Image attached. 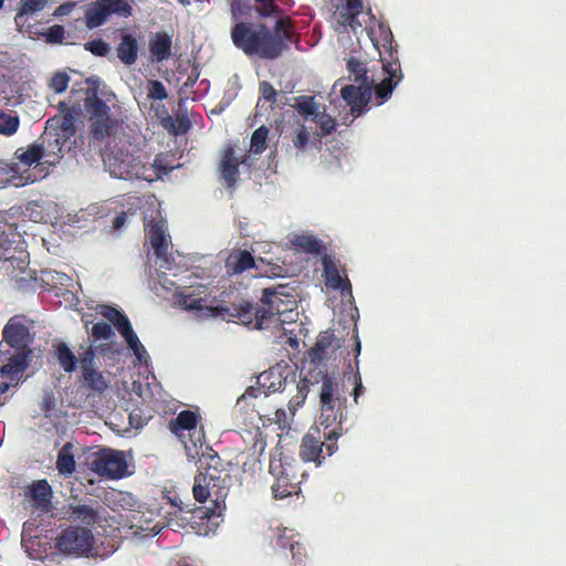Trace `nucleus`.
<instances>
[{
  "label": "nucleus",
  "instance_id": "obj_10",
  "mask_svg": "<svg viewBox=\"0 0 566 566\" xmlns=\"http://www.w3.org/2000/svg\"><path fill=\"white\" fill-rule=\"evenodd\" d=\"M95 546V538L88 527L69 525L54 538V548L64 556H88Z\"/></svg>",
  "mask_w": 566,
  "mask_h": 566
},
{
  "label": "nucleus",
  "instance_id": "obj_56",
  "mask_svg": "<svg viewBox=\"0 0 566 566\" xmlns=\"http://www.w3.org/2000/svg\"><path fill=\"white\" fill-rule=\"evenodd\" d=\"M65 30L60 24H54L48 29L45 32V39L49 43H62L64 39Z\"/></svg>",
  "mask_w": 566,
  "mask_h": 566
},
{
  "label": "nucleus",
  "instance_id": "obj_35",
  "mask_svg": "<svg viewBox=\"0 0 566 566\" xmlns=\"http://www.w3.org/2000/svg\"><path fill=\"white\" fill-rule=\"evenodd\" d=\"M73 446L65 443L57 453L56 469L61 474L71 475L75 471V459L72 453Z\"/></svg>",
  "mask_w": 566,
  "mask_h": 566
},
{
  "label": "nucleus",
  "instance_id": "obj_30",
  "mask_svg": "<svg viewBox=\"0 0 566 566\" xmlns=\"http://www.w3.org/2000/svg\"><path fill=\"white\" fill-rule=\"evenodd\" d=\"M258 385L264 389V396L271 392L284 391L289 385L287 377H283L280 368L272 367L258 377Z\"/></svg>",
  "mask_w": 566,
  "mask_h": 566
},
{
  "label": "nucleus",
  "instance_id": "obj_55",
  "mask_svg": "<svg viewBox=\"0 0 566 566\" xmlns=\"http://www.w3.org/2000/svg\"><path fill=\"white\" fill-rule=\"evenodd\" d=\"M70 77L66 73H56L51 78L50 86L55 93H63L69 85Z\"/></svg>",
  "mask_w": 566,
  "mask_h": 566
},
{
  "label": "nucleus",
  "instance_id": "obj_32",
  "mask_svg": "<svg viewBox=\"0 0 566 566\" xmlns=\"http://www.w3.org/2000/svg\"><path fill=\"white\" fill-rule=\"evenodd\" d=\"M113 323L117 329L120 332L123 337L125 338L128 347L134 352V355L138 360L143 359V355L146 353L144 346L139 342L138 336L134 332L130 321H109Z\"/></svg>",
  "mask_w": 566,
  "mask_h": 566
},
{
  "label": "nucleus",
  "instance_id": "obj_49",
  "mask_svg": "<svg viewBox=\"0 0 566 566\" xmlns=\"http://www.w3.org/2000/svg\"><path fill=\"white\" fill-rule=\"evenodd\" d=\"M311 134L304 124H298L292 136V144L297 150L304 149L310 144Z\"/></svg>",
  "mask_w": 566,
  "mask_h": 566
},
{
  "label": "nucleus",
  "instance_id": "obj_14",
  "mask_svg": "<svg viewBox=\"0 0 566 566\" xmlns=\"http://www.w3.org/2000/svg\"><path fill=\"white\" fill-rule=\"evenodd\" d=\"M128 18L133 14L132 0H96L85 11L86 28L103 25L111 15Z\"/></svg>",
  "mask_w": 566,
  "mask_h": 566
},
{
  "label": "nucleus",
  "instance_id": "obj_12",
  "mask_svg": "<svg viewBox=\"0 0 566 566\" xmlns=\"http://www.w3.org/2000/svg\"><path fill=\"white\" fill-rule=\"evenodd\" d=\"M35 281L41 282L40 286L44 293L43 301L52 302L57 306L64 305L65 308L78 303L75 294L66 287L71 281L69 275L56 271H42Z\"/></svg>",
  "mask_w": 566,
  "mask_h": 566
},
{
  "label": "nucleus",
  "instance_id": "obj_29",
  "mask_svg": "<svg viewBox=\"0 0 566 566\" xmlns=\"http://www.w3.org/2000/svg\"><path fill=\"white\" fill-rule=\"evenodd\" d=\"M226 271L229 275L241 274L255 266L251 252L247 250H233L226 260Z\"/></svg>",
  "mask_w": 566,
  "mask_h": 566
},
{
  "label": "nucleus",
  "instance_id": "obj_23",
  "mask_svg": "<svg viewBox=\"0 0 566 566\" xmlns=\"http://www.w3.org/2000/svg\"><path fill=\"white\" fill-rule=\"evenodd\" d=\"M38 142L40 146H43L44 164L48 166H55L63 157V153L69 140L62 138L55 133H52L49 130V127H46Z\"/></svg>",
  "mask_w": 566,
  "mask_h": 566
},
{
  "label": "nucleus",
  "instance_id": "obj_26",
  "mask_svg": "<svg viewBox=\"0 0 566 566\" xmlns=\"http://www.w3.org/2000/svg\"><path fill=\"white\" fill-rule=\"evenodd\" d=\"M145 233L158 259L167 260L168 241L163 220H150L145 223Z\"/></svg>",
  "mask_w": 566,
  "mask_h": 566
},
{
  "label": "nucleus",
  "instance_id": "obj_50",
  "mask_svg": "<svg viewBox=\"0 0 566 566\" xmlns=\"http://www.w3.org/2000/svg\"><path fill=\"white\" fill-rule=\"evenodd\" d=\"M295 539V534L293 530L283 528L276 530L275 537L272 541V544L276 548L287 549L290 548V544H292Z\"/></svg>",
  "mask_w": 566,
  "mask_h": 566
},
{
  "label": "nucleus",
  "instance_id": "obj_27",
  "mask_svg": "<svg viewBox=\"0 0 566 566\" xmlns=\"http://www.w3.org/2000/svg\"><path fill=\"white\" fill-rule=\"evenodd\" d=\"M172 35L166 31L150 34L148 50L153 62L161 63L171 56Z\"/></svg>",
  "mask_w": 566,
  "mask_h": 566
},
{
  "label": "nucleus",
  "instance_id": "obj_62",
  "mask_svg": "<svg viewBox=\"0 0 566 566\" xmlns=\"http://www.w3.org/2000/svg\"><path fill=\"white\" fill-rule=\"evenodd\" d=\"M346 306H348V313L346 314L345 318H350V319L359 318L358 308L356 306H354L352 302H349L348 304H343V307H346ZM344 311H345V308H342V313Z\"/></svg>",
  "mask_w": 566,
  "mask_h": 566
},
{
  "label": "nucleus",
  "instance_id": "obj_53",
  "mask_svg": "<svg viewBox=\"0 0 566 566\" xmlns=\"http://www.w3.org/2000/svg\"><path fill=\"white\" fill-rule=\"evenodd\" d=\"M19 128V119L17 116L0 115V134L10 136Z\"/></svg>",
  "mask_w": 566,
  "mask_h": 566
},
{
  "label": "nucleus",
  "instance_id": "obj_38",
  "mask_svg": "<svg viewBox=\"0 0 566 566\" xmlns=\"http://www.w3.org/2000/svg\"><path fill=\"white\" fill-rule=\"evenodd\" d=\"M293 107L305 119H313V117H315L316 114H318L321 105L315 101L314 96L301 95L295 98V104L293 105Z\"/></svg>",
  "mask_w": 566,
  "mask_h": 566
},
{
  "label": "nucleus",
  "instance_id": "obj_11",
  "mask_svg": "<svg viewBox=\"0 0 566 566\" xmlns=\"http://www.w3.org/2000/svg\"><path fill=\"white\" fill-rule=\"evenodd\" d=\"M200 421L201 416L199 412L187 409L180 411L168 422V429L179 438L188 452L191 449L201 448L206 441V434Z\"/></svg>",
  "mask_w": 566,
  "mask_h": 566
},
{
  "label": "nucleus",
  "instance_id": "obj_57",
  "mask_svg": "<svg viewBox=\"0 0 566 566\" xmlns=\"http://www.w3.org/2000/svg\"><path fill=\"white\" fill-rule=\"evenodd\" d=\"M260 93L268 102L274 103L276 101L277 92L273 85L266 81L260 83Z\"/></svg>",
  "mask_w": 566,
  "mask_h": 566
},
{
  "label": "nucleus",
  "instance_id": "obj_52",
  "mask_svg": "<svg viewBox=\"0 0 566 566\" xmlns=\"http://www.w3.org/2000/svg\"><path fill=\"white\" fill-rule=\"evenodd\" d=\"M84 49L91 52L93 55L99 57L106 56L111 51L109 44L102 39H95L86 42L84 44Z\"/></svg>",
  "mask_w": 566,
  "mask_h": 566
},
{
  "label": "nucleus",
  "instance_id": "obj_41",
  "mask_svg": "<svg viewBox=\"0 0 566 566\" xmlns=\"http://www.w3.org/2000/svg\"><path fill=\"white\" fill-rule=\"evenodd\" d=\"M82 377L85 384L94 391L103 392L108 387L107 380L96 368L82 371Z\"/></svg>",
  "mask_w": 566,
  "mask_h": 566
},
{
  "label": "nucleus",
  "instance_id": "obj_48",
  "mask_svg": "<svg viewBox=\"0 0 566 566\" xmlns=\"http://www.w3.org/2000/svg\"><path fill=\"white\" fill-rule=\"evenodd\" d=\"M48 0H20L19 2V11L15 15V21L18 22L25 14L34 13L41 11L46 6Z\"/></svg>",
  "mask_w": 566,
  "mask_h": 566
},
{
  "label": "nucleus",
  "instance_id": "obj_31",
  "mask_svg": "<svg viewBox=\"0 0 566 566\" xmlns=\"http://www.w3.org/2000/svg\"><path fill=\"white\" fill-rule=\"evenodd\" d=\"M70 520L81 522L87 526H93L99 518L96 506L88 504H69L66 512Z\"/></svg>",
  "mask_w": 566,
  "mask_h": 566
},
{
  "label": "nucleus",
  "instance_id": "obj_64",
  "mask_svg": "<svg viewBox=\"0 0 566 566\" xmlns=\"http://www.w3.org/2000/svg\"><path fill=\"white\" fill-rule=\"evenodd\" d=\"M261 387H249L245 392L242 395L241 399H245L247 397H254L256 398L259 394L261 392Z\"/></svg>",
  "mask_w": 566,
  "mask_h": 566
},
{
  "label": "nucleus",
  "instance_id": "obj_45",
  "mask_svg": "<svg viewBox=\"0 0 566 566\" xmlns=\"http://www.w3.org/2000/svg\"><path fill=\"white\" fill-rule=\"evenodd\" d=\"M268 135L269 129L265 126L256 128L251 137L250 151L255 155L262 154L268 147Z\"/></svg>",
  "mask_w": 566,
  "mask_h": 566
},
{
  "label": "nucleus",
  "instance_id": "obj_28",
  "mask_svg": "<svg viewBox=\"0 0 566 566\" xmlns=\"http://www.w3.org/2000/svg\"><path fill=\"white\" fill-rule=\"evenodd\" d=\"M139 43L138 39L133 33L122 32L119 35V43L116 46V54L118 60L130 66L136 63L138 59Z\"/></svg>",
  "mask_w": 566,
  "mask_h": 566
},
{
  "label": "nucleus",
  "instance_id": "obj_13",
  "mask_svg": "<svg viewBox=\"0 0 566 566\" xmlns=\"http://www.w3.org/2000/svg\"><path fill=\"white\" fill-rule=\"evenodd\" d=\"M112 176L120 179H149L147 167L142 163L138 156L133 155L128 150L118 149L112 151L106 159Z\"/></svg>",
  "mask_w": 566,
  "mask_h": 566
},
{
  "label": "nucleus",
  "instance_id": "obj_22",
  "mask_svg": "<svg viewBox=\"0 0 566 566\" xmlns=\"http://www.w3.org/2000/svg\"><path fill=\"white\" fill-rule=\"evenodd\" d=\"M10 239L4 241L3 248L8 256H0V261L10 262L13 268L24 269L29 263V253L27 243L18 230V224L13 227V231H9Z\"/></svg>",
  "mask_w": 566,
  "mask_h": 566
},
{
  "label": "nucleus",
  "instance_id": "obj_47",
  "mask_svg": "<svg viewBox=\"0 0 566 566\" xmlns=\"http://www.w3.org/2000/svg\"><path fill=\"white\" fill-rule=\"evenodd\" d=\"M313 122H315L321 133L319 137L331 135L336 129V120L329 114L325 112H318L315 117H313Z\"/></svg>",
  "mask_w": 566,
  "mask_h": 566
},
{
  "label": "nucleus",
  "instance_id": "obj_34",
  "mask_svg": "<svg viewBox=\"0 0 566 566\" xmlns=\"http://www.w3.org/2000/svg\"><path fill=\"white\" fill-rule=\"evenodd\" d=\"M361 0H345V2L337 7L335 12L336 21L342 27L343 24H350L355 15L363 12Z\"/></svg>",
  "mask_w": 566,
  "mask_h": 566
},
{
  "label": "nucleus",
  "instance_id": "obj_16",
  "mask_svg": "<svg viewBox=\"0 0 566 566\" xmlns=\"http://www.w3.org/2000/svg\"><path fill=\"white\" fill-rule=\"evenodd\" d=\"M322 373L313 374L312 371L304 375L303 378L297 382L296 385V395L293 396L289 401V411L290 415H287L285 409H277L275 411V422L279 424L280 428H285L290 426V419L293 418L296 409L301 407L310 391V386L318 385L319 382L323 384V378L321 377ZM324 377L326 375L323 374Z\"/></svg>",
  "mask_w": 566,
  "mask_h": 566
},
{
  "label": "nucleus",
  "instance_id": "obj_6",
  "mask_svg": "<svg viewBox=\"0 0 566 566\" xmlns=\"http://www.w3.org/2000/svg\"><path fill=\"white\" fill-rule=\"evenodd\" d=\"M379 36L375 35L373 30L369 31L370 40L378 51L382 70L387 74L379 84L375 86L376 98L379 104L386 102L392 94L394 88L402 78L398 51L394 46V36L389 27L385 24L378 25Z\"/></svg>",
  "mask_w": 566,
  "mask_h": 566
},
{
  "label": "nucleus",
  "instance_id": "obj_63",
  "mask_svg": "<svg viewBox=\"0 0 566 566\" xmlns=\"http://www.w3.org/2000/svg\"><path fill=\"white\" fill-rule=\"evenodd\" d=\"M73 8V4L71 3H64V4H61L56 8L55 12H54V15H65V14H69L71 12Z\"/></svg>",
  "mask_w": 566,
  "mask_h": 566
},
{
  "label": "nucleus",
  "instance_id": "obj_36",
  "mask_svg": "<svg viewBox=\"0 0 566 566\" xmlns=\"http://www.w3.org/2000/svg\"><path fill=\"white\" fill-rule=\"evenodd\" d=\"M54 354L59 365L65 373H72L76 369L77 357L65 343L55 345Z\"/></svg>",
  "mask_w": 566,
  "mask_h": 566
},
{
  "label": "nucleus",
  "instance_id": "obj_15",
  "mask_svg": "<svg viewBox=\"0 0 566 566\" xmlns=\"http://www.w3.org/2000/svg\"><path fill=\"white\" fill-rule=\"evenodd\" d=\"M91 469L99 476L119 479L126 473L127 462L122 452L103 449L94 453Z\"/></svg>",
  "mask_w": 566,
  "mask_h": 566
},
{
  "label": "nucleus",
  "instance_id": "obj_17",
  "mask_svg": "<svg viewBox=\"0 0 566 566\" xmlns=\"http://www.w3.org/2000/svg\"><path fill=\"white\" fill-rule=\"evenodd\" d=\"M270 473L275 479L272 484V492L275 499H285L298 492V482L293 474L291 464H284L281 459H272L270 461Z\"/></svg>",
  "mask_w": 566,
  "mask_h": 566
},
{
  "label": "nucleus",
  "instance_id": "obj_9",
  "mask_svg": "<svg viewBox=\"0 0 566 566\" xmlns=\"http://www.w3.org/2000/svg\"><path fill=\"white\" fill-rule=\"evenodd\" d=\"M340 347V339L336 337L335 332L327 329L321 332L317 336L315 345L306 352L305 364L301 369V378L307 373L312 371L314 375L322 373L327 378L336 382L333 377L327 375L325 369L327 361L336 359V353ZM339 385V382L337 381Z\"/></svg>",
  "mask_w": 566,
  "mask_h": 566
},
{
  "label": "nucleus",
  "instance_id": "obj_25",
  "mask_svg": "<svg viewBox=\"0 0 566 566\" xmlns=\"http://www.w3.org/2000/svg\"><path fill=\"white\" fill-rule=\"evenodd\" d=\"M24 496L33 502L36 510L48 512L51 507L53 491L45 479L36 480L24 488Z\"/></svg>",
  "mask_w": 566,
  "mask_h": 566
},
{
  "label": "nucleus",
  "instance_id": "obj_2",
  "mask_svg": "<svg viewBox=\"0 0 566 566\" xmlns=\"http://www.w3.org/2000/svg\"><path fill=\"white\" fill-rule=\"evenodd\" d=\"M230 15L234 22L230 35L233 45L248 56L275 60L282 55L283 40L280 33L289 27V20L274 22L272 29L264 23L249 21L252 17V0H230Z\"/></svg>",
  "mask_w": 566,
  "mask_h": 566
},
{
  "label": "nucleus",
  "instance_id": "obj_43",
  "mask_svg": "<svg viewBox=\"0 0 566 566\" xmlns=\"http://www.w3.org/2000/svg\"><path fill=\"white\" fill-rule=\"evenodd\" d=\"M12 214L9 211H0V256H8L6 249L3 248L4 241L9 240V231H13L15 226L14 221H11Z\"/></svg>",
  "mask_w": 566,
  "mask_h": 566
},
{
  "label": "nucleus",
  "instance_id": "obj_20",
  "mask_svg": "<svg viewBox=\"0 0 566 566\" xmlns=\"http://www.w3.org/2000/svg\"><path fill=\"white\" fill-rule=\"evenodd\" d=\"M245 163V155H237L235 146L228 144L221 154L218 171L228 188H232L239 179V167Z\"/></svg>",
  "mask_w": 566,
  "mask_h": 566
},
{
  "label": "nucleus",
  "instance_id": "obj_8",
  "mask_svg": "<svg viewBox=\"0 0 566 566\" xmlns=\"http://www.w3.org/2000/svg\"><path fill=\"white\" fill-rule=\"evenodd\" d=\"M83 101L91 139L102 142L114 135L118 120L111 116L109 106L97 96V86L94 83L84 91Z\"/></svg>",
  "mask_w": 566,
  "mask_h": 566
},
{
  "label": "nucleus",
  "instance_id": "obj_59",
  "mask_svg": "<svg viewBox=\"0 0 566 566\" xmlns=\"http://www.w3.org/2000/svg\"><path fill=\"white\" fill-rule=\"evenodd\" d=\"M354 379H355V387H354V390H353V397H354V401L357 403L358 402V398L364 394L365 388H364V386L361 384V378H360L359 375H355Z\"/></svg>",
  "mask_w": 566,
  "mask_h": 566
},
{
  "label": "nucleus",
  "instance_id": "obj_18",
  "mask_svg": "<svg viewBox=\"0 0 566 566\" xmlns=\"http://www.w3.org/2000/svg\"><path fill=\"white\" fill-rule=\"evenodd\" d=\"M78 92L72 91L69 103L71 107H67L65 102H61L59 104V108L62 113L61 117H53L46 122V127L49 129L53 128V123H56L54 127V133L61 136L62 138L70 139L76 133L75 122L76 116L81 112V105L77 104L76 95Z\"/></svg>",
  "mask_w": 566,
  "mask_h": 566
},
{
  "label": "nucleus",
  "instance_id": "obj_37",
  "mask_svg": "<svg viewBox=\"0 0 566 566\" xmlns=\"http://www.w3.org/2000/svg\"><path fill=\"white\" fill-rule=\"evenodd\" d=\"M91 313H84L83 308H76L78 314L82 315V318H85L86 316H101L102 318L108 319V318H128L120 310H118L115 306L107 305V304H95L91 305L88 307Z\"/></svg>",
  "mask_w": 566,
  "mask_h": 566
},
{
  "label": "nucleus",
  "instance_id": "obj_19",
  "mask_svg": "<svg viewBox=\"0 0 566 566\" xmlns=\"http://www.w3.org/2000/svg\"><path fill=\"white\" fill-rule=\"evenodd\" d=\"M277 0H253V10L258 14L259 18H274L275 21L287 19L289 27L281 31V39L283 40L282 53L290 48V42L292 41L294 33V22L293 20L284 13V10L276 3Z\"/></svg>",
  "mask_w": 566,
  "mask_h": 566
},
{
  "label": "nucleus",
  "instance_id": "obj_1",
  "mask_svg": "<svg viewBox=\"0 0 566 566\" xmlns=\"http://www.w3.org/2000/svg\"><path fill=\"white\" fill-rule=\"evenodd\" d=\"M319 387L321 416L318 426L312 428L302 439L300 457L304 462H314L319 467L326 457L337 450V440L344 433L343 421L346 419V397L340 392V385L324 377Z\"/></svg>",
  "mask_w": 566,
  "mask_h": 566
},
{
  "label": "nucleus",
  "instance_id": "obj_24",
  "mask_svg": "<svg viewBox=\"0 0 566 566\" xmlns=\"http://www.w3.org/2000/svg\"><path fill=\"white\" fill-rule=\"evenodd\" d=\"M340 95L343 99L350 106V113L357 117L361 115L371 96V85H345Z\"/></svg>",
  "mask_w": 566,
  "mask_h": 566
},
{
  "label": "nucleus",
  "instance_id": "obj_61",
  "mask_svg": "<svg viewBox=\"0 0 566 566\" xmlns=\"http://www.w3.org/2000/svg\"><path fill=\"white\" fill-rule=\"evenodd\" d=\"M242 324H244L249 329H256L261 331L265 327H268V323L271 321H240Z\"/></svg>",
  "mask_w": 566,
  "mask_h": 566
},
{
  "label": "nucleus",
  "instance_id": "obj_7",
  "mask_svg": "<svg viewBox=\"0 0 566 566\" xmlns=\"http://www.w3.org/2000/svg\"><path fill=\"white\" fill-rule=\"evenodd\" d=\"M43 146H40L38 140L30 144L27 149L19 148L14 153L18 161L1 160L0 171L14 181L15 186L33 184L48 174L43 168Z\"/></svg>",
  "mask_w": 566,
  "mask_h": 566
},
{
  "label": "nucleus",
  "instance_id": "obj_44",
  "mask_svg": "<svg viewBox=\"0 0 566 566\" xmlns=\"http://www.w3.org/2000/svg\"><path fill=\"white\" fill-rule=\"evenodd\" d=\"M109 347V345H99L94 346L90 345L82 354H80V357L77 358V361L81 365L82 371L95 368V358L97 352H106V349Z\"/></svg>",
  "mask_w": 566,
  "mask_h": 566
},
{
  "label": "nucleus",
  "instance_id": "obj_60",
  "mask_svg": "<svg viewBox=\"0 0 566 566\" xmlns=\"http://www.w3.org/2000/svg\"><path fill=\"white\" fill-rule=\"evenodd\" d=\"M127 218H128V212H125V211H124V212H122V213L117 214V216L113 219V221H112V228H113L114 230H116V231H117V230H120V229L125 226V223H126V221H127Z\"/></svg>",
  "mask_w": 566,
  "mask_h": 566
},
{
  "label": "nucleus",
  "instance_id": "obj_51",
  "mask_svg": "<svg viewBox=\"0 0 566 566\" xmlns=\"http://www.w3.org/2000/svg\"><path fill=\"white\" fill-rule=\"evenodd\" d=\"M147 97L149 99L163 101L168 97L165 85L158 80H149L147 82Z\"/></svg>",
  "mask_w": 566,
  "mask_h": 566
},
{
  "label": "nucleus",
  "instance_id": "obj_4",
  "mask_svg": "<svg viewBox=\"0 0 566 566\" xmlns=\"http://www.w3.org/2000/svg\"><path fill=\"white\" fill-rule=\"evenodd\" d=\"M33 338L30 331L20 322H11L4 326L2 332V342H0V353L2 366L0 374L2 377L19 378L29 367L32 359V349L30 344Z\"/></svg>",
  "mask_w": 566,
  "mask_h": 566
},
{
  "label": "nucleus",
  "instance_id": "obj_33",
  "mask_svg": "<svg viewBox=\"0 0 566 566\" xmlns=\"http://www.w3.org/2000/svg\"><path fill=\"white\" fill-rule=\"evenodd\" d=\"M296 250L304 253L318 255L326 249L322 240L312 234H298L291 240Z\"/></svg>",
  "mask_w": 566,
  "mask_h": 566
},
{
  "label": "nucleus",
  "instance_id": "obj_42",
  "mask_svg": "<svg viewBox=\"0 0 566 566\" xmlns=\"http://www.w3.org/2000/svg\"><path fill=\"white\" fill-rule=\"evenodd\" d=\"M206 302L205 298H196L190 294H184L179 293L177 294V303L180 307L188 310V311H202L207 310V312L213 316L217 317L218 315H213L210 311V306H205L203 303Z\"/></svg>",
  "mask_w": 566,
  "mask_h": 566
},
{
  "label": "nucleus",
  "instance_id": "obj_5",
  "mask_svg": "<svg viewBox=\"0 0 566 566\" xmlns=\"http://www.w3.org/2000/svg\"><path fill=\"white\" fill-rule=\"evenodd\" d=\"M220 458L216 454L210 457L205 471H200L193 481L192 495L199 503L211 500L213 506L209 509L211 515L220 516L226 510V499L229 494L231 475L218 470Z\"/></svg>",
  "mask_w": 566,
  "mask_h": 566
},
{
  "label": "nucleus",
  "instance_id": "obj_39",
  "mask_svg": "<svg viewBox=\"0 0 566 566\" xmlns=\"http://www.w3.org/2000/svg\"><path fill=\"white\" fill-rule=\"evenodd\" d=\"M346 67L349 73L350 80H353L356 83H359V85H370L367 75L368 70L364 62L352 56L347 60Z\"/></svg>",
  "mask_w": 566,
  "mask_h": 566
},
{
  "label": "nucleus",
  "instance_id": "obj_46",
  "mask_svg": "<svg viewBox=\"0 0 566 566\" xmlns=\"http://www.w3.org/2000/svg\"><path fill=\"white\" fill-rule=\"evenodd\" d=\"M164 126L174 135L186 134L190 129V120L186 116H178L172 119L171 116H167L163 120Z\"/></svg>",
  "mask_w": 566,
  "mask_h": 566
},
{
  "label": "nucleus",
  "instance_id": "obj_40",
  "mask_svg": "<svg viewBox=\"0 0 566 566\" xmlns=\"http://www.w3.org/2000/svg\"><path fill=\"white\" fill-rule=\"evenodd\" d=\"M275 342L289 352L290 358L300 354V340L297 335L292 331L282 327L281 334L276 337Z\"/></svg>",
  "mask_w": 566,
  "mask_h": 566
},
{
  "label": "nucleus",
  "instance_id": "obj_3",
  "mask_svg": "<svg viewBox=\"0 0 566 566\" xmlns=\"http://www.w3.org/2000/svg\"><path fill=\"white\" fill-rule=\"evenodd\" d=\"M209 308L213 315H229L238 318H273L294 312L297 308V301L293 293L280 286L275 290L265 289L259 303L238 298L230 306L218 305V307Z\"/></svg>",
  "mask_w": 566,
  "mask_h": 566
},
{
  "label": "nucleus",
  "instance_id": "obj_21",
  "mask_svg": "<svg viewBox=\"0 0 566 566\" xmlns=\"http://www.w3.org/2000/svg\"><path fill=\"white\" fill-rule=\"evenodd\" d=\"M322 265L326 286L342 292H352V284L346 270L334 256L324 253Z\"/></svg>",
  "mask_w": 566,
  "mask_h": 566
},
{
  "label": "nucleus",
  "instance_id": "obj_54",
  "mask_svg": "<svg viewBox=\"0 0 566 566\" xmlns=\"http://www.w3.org/2000/svg\"><path fill=\"white\" fill-rule=\"evenodd\" d=\"M92 336L95 339L111 340L115 336V333L109 324L98 322L92 327Z\"/></svg>",
  "mask_w": 566,
  "mask_h": 566
},
{
  "label": "nucleus",
  "instance_id": "obj_58",
  "mask_svg": "<svg viewBox=\"0 0 566 566\" xmlns=\"http://www.w3.org/2000/svg\"><path fill=\"white\" fill-rule=\"evenodd\" d=\"M290 553L292 556V559L295 560L296 564H300L303 562V558L305 557V548L303 544L300 543V541L294 539L292 544H290Z\"/></svg>",
  "mask_w": 566,
  "mask_h": 566
}]
</instances>
